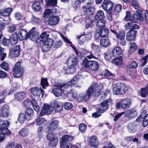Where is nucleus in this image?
<instances>
[{
	"label": "nucleus",
	"mask_w": 148,
	"mask_h": 148,
	"mask_svg": "<svg viewBox=\"0 0 148 148\" xmlns=\"http://www.w3.org/2000/svg\"><path fill=\"white\" fill-rule=\"evenodd\" d=\"M113 6V2L110 1L104 0L102 4L103 9H112Z\"/></svg>",
	"instance_id": "obj_23"
},
{
	"label": "nucleus",
	"mask_w": 148,
	"mask_h": 148,
	"mask_svg": "<svg viewBox=\"0 0 148 148\" xmlns=\"http://www.w3.org/2000/svg\"><path fill=\"white\" fill-rule=\"evenodd\" d=\"M122 52V50L119 47H116L112 51V54L114 56H117L121 55Z\"/></svg>",
	"instance_id": "obj_28"
},
{
	"label": "nucleus",
	"mask_w": 148,
	"mask_h": 148,
	"mask_svg": "<svg viewBox=\"0 0 148 148\" xmlns=\"http://www.w3.org/2000/svg\"><path fill=\"white\" fill-rule=\"evenodd\" d=\"M1 67L5 71H8L9 69V65L8 63L3 62L0 64Z\"/></svg>",
	"instance_id": "obj_44"
},
{
	"label": "nucleus",
	"mask_w": 148,
	"mask_h": 148,
	"mask_svg": "<svg viewBox=\"0 0 148 148\" xmlns=\"http://www.w3.org/2000/svg\"><path fill=\"white\" fill-rule=\"evenodd\" d=\"M58 121H53L49 124V127H49L50 129L53 131V130L57 128L58 126Z\"/></svg>",
	"instance_id": "obj_34"
},
{
	"label": "nucleus",
	"mask_w": 148,
	"mask_h": 148,
	"mask_svg": "<svg viewBox=\"0 0 148 148\" xmlns=\"http://www.w3.org/2000/svg\"><path fill=\"white\" fill-rule=\"evenodd\" d=\"M45 132L47 134V139L50 141V145L52 146H56L58 143V139L54 135L53 131L49 127H47L45 129Z\"/></svg>",
	"instance_id": "obj_6"
},
{
	"label": "nucleus",
	"mask_w": 148,
	"mask_h": 148,
	"mask_svg": "<svg viewBox=\"0 0 148 148\" xmlns=\"http://www.w3.org/2000/svg\"><path fill=\"white\" fill-rule=\"evenodd\" d=\"M104 15L103 11L100 10L98 11L95 16V19L96 20L98 19H103Z\"/></svg>",
	"instance_id": "obj_31"
},
{
	"label": "nucleus",
	"mask_w": 148,
	"mask_h": 148,
	"mask_svg": "<svg viewBox=\"0 0 148 148\" xmlns=\"http://www.w3.org/2000/svg\"><path fill=\"white\" fill-rule=\"evenodd\" d=\"M132 5L135 9H137L138 8V4L137 2L135 1L134 0H132L131 2Z\"/></svg>",
	"instance_id": "obj_61"
},
{
	"label": "nucleus",
	"mask_w": 148,
	"mask_h": 148,
	"mask_svg": "<svg viewBox=\"0 0 148 148\" xmlns=\"http://www.w3.org/2000/svg\"><path fill=\"white\" fill-rule=\"evenodd\" d=\"M102 88V86L96 83L92 84L84 93L79 95L77 100L79 102L87 101L91 95L97 97L100 95Z\"/></svg>",
	"instance_id": "obj_1"
},
{
	"label": "nucleus",
	"mask_w": 148,
	"mask_h": 148,
	"mask_svg": "<svg viewBox=\"0 0 148 148\" xmlns=\"http://www.w3.org/2000/svg\"><path fill=\"white\" fill-rule=\"evenodd\" d=\"M122 56H120L118 58H114L112 61V63L114 64L117 66L121 65L122 62Z\"/></svg>",
	"instance_id": "obj_32"
},
{
	"label": "nucleus",
	"mask_w": 148,
	"mask_h": 148,
	"mask_svg": "<svg viewBox=\"0 0 148 148\" xmlns=\"http://www.w3.org/2000/svg\"><path fill=\"white\" fill-rule=\"evenodd\" d=\"M88 144L92 147H96L99 144L98 141L96 136H93L90 137L88 141Z\"/></svg>",
	"instance_id": "obj_20"
},
{
	"label": "nucleus",
	"mask_w": 148,
	"mask_h": 148,
	"mask_svg": "<svg viewBox=\"0 0 148 148\" xmlns=\"http://www.w3.org/2000/svg\"><path fill=\"white\" fill-rule=\"evenodd\" d=\"M24 105L26 108H29L31 106L30 100L28 99H25L24 101Z\"/></svg>",
	"instance_id": "obj_58"
},
{
	"label": "nucleus",
	"mask_w": 148,
	"mask_h": 148,
	"mask_svg": "<svg viewBox=\"0 0 148 148\" xmlns=\"http://www.w3.org/2000/svg\"><path fill=\"white\" fill-rule=\"evenodd\" d=\"M17 37L18 39L21 40H26L29 38L28 33L25 29H22L19 30L17 34Z\"/></svg>",
	"instance_id": "obj_15"
},
{
	"label": "nucleus",
	"mask_w": 148,
	"mask_h": 148,
	"mask_svg": "<svg viewBox=\"0 0 148 148\" xmlns=\"http://www.w3.org/2000/svg\"><path fill=\"white\" fill-rule=\"evenodd\" d=\"M96 23V25L98 27L102 28L104 27L106 24V21L103 19L98 20Z\"/></svg>",
	"instance_id": "obj_35"
},
{
	"label": "nucleus",
	"mask_w": 148,
	"mask_h": 148,
	"mask_svg": "<svg viewBox=\"0 0 148 148\" xmlns=\"http://www.w3.org/2000/svg\"><path fill=\"white\" fill-rule=\"evenodd\" d=\"M28 129L26 127L22 128L19 132V135L22 137L26 136L28 134Z\"/></svg>",
	"instance_id": "obj_30"
},
{
	"label": "nucleus",
	"mask_w": 148,
	"mask_h": 148,
	"mask_svg": "<svg viewBox=\"0 0 148 148\" xmlns=\"http://www.w3.org/2000/svg\"><path fill=\"white\" fill-rule=\"evenodd\" d=\"M79 1V0H77L74 3L73 6V8L75 9H79L80 8Z\"/></svg>",
	"instance_id": "obj_64"
},
{
	"label": "nucleus",
	"mask_w": 148,
	"mask_h": 148,
	"mask_svg": "<svg viewBox=\"0 0 148 148\" xmlns=\"http://www.w3.org/2000/svg\"><path fill=\"white\" fill-rule=\"evenodd\" d=\"M32 8L33 9H40L41 8L40 2L35 1L32 4Z\"/></svg>",
	"instance_id": "obj_41"
},
{
	"label": "nucleus",
	"mask_w": 148,
	"mask_h": 148,
	"mask_svg": "<svg viewBox=\"0 0 148 148\" xmlns=\"http://www.w3.org/2000/svg\"><path fill=\"white\" fill-rule=\"evenodd\" d=\"M30 91L32 94L35 96H40L41 93L42 97L44 93V90L41 88L37 87L31 88L30 89Z\"/></svg>",
	"instance_id": "obj_14"
},
{
	"label": "nucleus",
	"mask_w": 148,
	"mask_h": 148,
	"mask_svg": "<svg viewBox=\"0 0 148 148\" xmlns=\"http://www.w3.org/2000/svg\"><path fill=\"white\" fill-rule=\"evenodd\" d=\"M26 93L24 92H16L14 94L15 99L20 101L26 97Z\"/></svg>",
	"instance_id": "obj_25"
},
{
	"label": "nucleus",
	"mask_w": 148,
	"mask_h": 148,
	"mask_svg": "<svg viewBox=\"0 0 148 148\" xmlns=\"http://www.w3.org/2000/svg\"><path fill=\"white\" fill-rule=\"evenodd\" d=\"M42 43L43 44L41 47L42 50L43 52H46L48 51L52 46L54 41L53 39L49 38Z\"/></svg>",
	"instance_id": "obj_11"
},
{
	"label": "nucleus",
	"mask_w": 148,
	"mask_h": 148,
	"mask_svg": "<svg viewBox=\"0 0 148 148\" xmlns=\"http://www.w3.org/2000/svg\"><path fill=\"white\" fill-rule=\"evenodd\" d=\"M137 65V63L136 62L133 61L131 64L127 65V67L130 69H134L136 67Z\"/></svg>",
	"instance_id": "obj_53"
},
{
	"label": "nucleus",
	"mask_w": 148,
	"mask_h": 148,
	"mask_svg": "<svg viewBox=\"0 0 148 148\" xmlns=\"http://www.w3.org/2000/svg\"><path fill=\"white\" fill-rule=\"evenodd\" d=\"M59 34L60 36L62 38L63 40L66 42H67L69 44H72V42L68 39V38L64 36L61 33H60ZM71 47H72L73 49L74 50L76 54L77 55H78L79 52L76 49V47L74 45H71Z\"/></svg>",
	"instance_id": "obj_26"
},
{
	"label": "nucleus",
	"mask_w": 148,
	"mask_h": 148,
	"mask_svg": "<svg viewBox=\"0 0 148 148\" xmlns=\"http://www.w3.org/2000/svg\"><path fill=\"white\" fill-rule=\"evenodd\" d=\"M52 12L51 10H45L44 12V18L47 17L52 14Z\"/></svg>",
	"instance_id": "obj_62"
},
{
	"label": "nucleus",
	"mask_w": 148,
	"mask_h": 148,
	"mask_svg": "<svg viewBox=\"0 0 148 148\" xmlns=\"http://www.w3.org/2000/svg\"><path fill=\"white\" fill-rule=\"evenodd\" d=\"M57 0H46L48 5L55 6L57 3Z\"/></svg>",
	"instance_id": "obj_45"
},
{
	"label": "nucleus",
	"mask_w": 148,
	"mask_h": 148,
	"mask_svg": "<svg viewBox=\"0 0 148 148\" xmlns=\"http://www.w3.org/2000/svg\"><path fill=\"white\" fill-rule=\"evenodd\" d=\"M112 102L111 99H109L105 100L101 103V105L103 106L107 109L108 108V106L110 105Z\"/></svg>",
	"instance_id": "obj_39"
},
{
	"label": "nucleus",
	"mask_w": 148,
	"mask_h": 148,
	"mask_svg": "<svg viewBox=\"0 0 148 148\" xmlns=\"http://www.w3.org/2000/svg\"><path fill=\"white\" fill-rule=\"evenodd\" d=\"M52 104L53 108V110H54L56 112H59L62 110L63 105L62 103L56 101Z\"/></svg>",
	"instance_id": "obj_19"
},
{
	"label": "nucleus",
	"mask_w": 148,
	"mask_h": 148,
	"mask_svg": "<svg viewBox=\"0 0 148 148\" xmlns=\"http://www.w3.org/2000/svg\"><path fill=\"white\" fill-rule=\"evenodd\" d=\"M73 138V136L69 135H65L61 137L60 140L61 148H78L77 146L66 143L72 141Z\"/></svg>",
	"instance_id": "obj_2"
},
{
	"label": "nucleus",
	"mask_w": 148,
	"mask_h": 148,
	"mask_svg": "<svg viewBox=\"0 0 148 148\" xmlns=\"http://www.w3.org/2000/svg\"><path fill=\"white\" fill-rule=\"evenodd\" d=\"M41 84L42 87L45 89L46 87L48 86L49 83L47 82V80L46 78L41 79Z\"/></svg>",
	"instance_id": "obj_43"
},
{
	"label": "nucleus",
	"mask_w": 148,
	"mask_h": 148,
	"mask_svg": "<svg viewBox=\"0 0 148 148\" xmlns=\"http://www.w3.org/2000/svg\"><path fill=\"white\" fill-rule=\"evenodd\" d=\"M20 47L18 45H16L13 47L10 51L11 56L13 57H17L19 55Z\"/></svg>",
	"instance_id": "obj_18"
},
{
	"label": "nucleus",
	"mask_w": 148,
	"mask_h": 148,
	"mask_svg": "<svg viewBox=\"0 0 148 148\" xmlns=\"http://www.w3.org/2000/svg\"><path fill=\"white\" fill-rule=\"evenodd\" d=\"M56 86L57 88L54 89L53 92L56 97H59L61 95L62 92L66 91L68 89L66 86L67 85L65 84H58Z\"/></svg>",
	"instance_id": "obj_9"
},
{
	"label": "nucleus",
	"mask_w": 148,
	"mask_h": 148,
	"mask_svg": "<svg viewBox=\"0 0 148 148\" xmlns=\"http://www.w3.org/2000/svg\"><path fill=\"white\" fill-rule=\"evenodd\" d=\"M36 34H35V33L28 34V35L29 36V38H30V39L33 41L34 40V39L36 38Z\"/></svg>",
	"instance_id": "obj_60"
},
{
	"label": "nucleus",
	"mask_w": 148,
	"mask_h": 148,
	"mask_svg": "<svg viewBox=\"0 0 148 148\" xmlns=\"http://www.w3.org/2000/svg\"><path fill=\"white\" fill-rule=\"evenodd\" d=\"M4 49L0 46V57L1 61H3L6 56V54L3 52Z\"/></svg>",
	"instance_id": "obj_46"
},
{
	"label": "nucleus",
	"mask_w": 148,
	"mask_h": 148,
	"mask_svg": "<svg viewBox=\"0 0 148 148\" xmlns=\"http://www.w3.org/2000/svg\"><path fill=\"white\" fill-rule=\"evenodd\" d=\"M53 110V108L52 106V104L51 105L45 104L40 112V114L41 115H43L45 114H49L52 112Z\"/></svg>",
	"instance_id": "obj_12"
},
{
	"label": "nucleus",
	"mask_w": 148,
	"mask_h": 148,
	"mask_svg": "<svg viewBox=\"0 0 148 148\" xmlns=\"http://www.w3.org/2000/svg\"><path fill=\"white\" fill-rule=\"evenodd\" d=\"M27 109L25 112L26 115L29 116H31L33 115V110L32 108H27Z\"/></svg>",
	"instance_id": "obj_52"
},
{
	"label": "nucleus",
	"mask_w": 148,
	"mask_h": 148,
	"mask_svg": "<svg viewBox=\"0 0 148 148\" xmlns=\"http://www.w3.org/2000/svg\"><path fill=\"white\" fill-rule=\"evenodd\" d=\"M109 31L107 28H105L103 31L102 28L98 29L96 30V33L95 34V37L96 38L100 37L105 38L108 34Z\"/></svg>",
	"instance_id": "obj_13"
},
{
	"label": "nucleus",
	"mask_w": 148,
	"mask_h": 148,
	"mask_svg": "<svg viewBox=\"0 0 148 148\" xmlns=\"http://www.w3.org/2000/svg\"><path fill=\"white\" fill-rule=\"evenodd\" d=\"M86 125L83 123L80 124L79 126V130L82 132H84L86 130Z\"/></svg>",
	"instance_id": "obj_56"
},
{
	"label": "nucleus",
	"mask_w": 148,
	"mask_h": 148,
	"mask_svg": "<svg viewBox=\"0 0 148 148\" xmlns=\"http://www.w3.org/2000/svg\"><path fill=\"white\" fill-rule=\"evenodd\" d=\"M130 49L129 52L130 53L132 54L135 51L137 47V46L134 42H130Z\"/></svg>",
	"instance_id": "obj_33"
},
{
	"label": "nucleus",
	"mask_w": 148,
	"mask_h": 148,
	"mask_svg": "<svg viewBox=\"0 0 148 148\" xmlns=\"http://www.w3.org/2000/svg\"><path fill=\"white\" fill-rule=\"evenodd\" d=\"M82 84L81 77L79 75H76L69 82L65 84L67 85V86H66L68 88L69 86H73L75 87H80Z\"/></svg>",
	"instance_id": "obj_8"
},
{
	"label": "nucleus",
	"mask_w": 148,
	"mask_h": 148,
	"mask_svg": "<svg viewBox=\"0 0 148 148\" xmlns=\"http://www.w3.org/2000/svg\"><path fill=\"white\" fill-rule=\"evenodd\" d=\"M25 116L23 113H20L19 114L18 119V121L21 123H24L25 120Z\"/></svg>",
	"instance_id": "obj_37"
},
{
	"label": "nucleus",
	"mask_w": 148,
	"mask_h": 148,
	"mask_svg": "<svg viewBox=\"0 0 148 148\" xmlns=\"http://www.w3.org/2000/svg\"><path fill=\"white\" fill-rule=\"evenodd\" d=\"M148 58V55H147L143 57L141 60L142 64L141 66H144L145 65L147 62Z\"/></svg>",
	"instance_id": "obj_57"
},
{
	"label": "nucleus",
	"mask_w": 148,
	"mask_h": 148,
	"mask_svg": "<svg viewBox=\"0 0 148 148\" xmlns=\"http://www.w3.org/2000/svg\"><path fill=\"white\" fill-rule=\"evenodd\" d=\"M17 36L15 35L12 36L10 39V43L12 45L16 44L17 42Z\"/></svg>",
	"instance_id": "obj_40"
},
{
	"label": "nucleus",
	"mask_w": 148,
	"mask_h": 148,
	"mask_svg": "<svg viewBox=\"0 0 148 148\" xmlns=\"http://www.w3.org/2000/svg\"><path fill=\"white\" fill-rule=\"evenodd\" d=\"M42 127L41 126H40L38 127L37 131L38 133V136L39 138L40 139L42 136Z\"/></svg>",
	"instance_id": "obj_63"
},
{
	"label": "nucleus",
	"mask_w": 148,
	"mask_h": 148,
	"mask_svg": "<svg viewBox=\"0 0 148 148\" xmlns=\"http://www.w3.org/2000/svg\"><path fill=\"white\" fill-rule=\"evenodd\" d=\"M148 124V113L144 117L143 122L142 125L145 127Z\"/></svg>",
	"instance_id": "obj_50"
},
{
	"label": "nucleus",
	"mask_w": 148,
	"mask_h": 148,
	"mask_svg": "<svg viewBox=\"0 0 148 148\" xmlns=\"http://www.w3.org/2000/svg\"><path fill=\"white\" fill-rule=\"evenodd\" d=\"M36 125H40L44 122L45 119L42 118H38L36 120Z\"/></svg>",
	"instance_id": "obj_48"
},
{
	"label": "nucleus",
	"mask_w": 148,
	"mask_h": 148,
	"mask_svg": "<svg viewBox=\"0 0 148 148\" xmlns=\"http://www.w3.org/2000/svg\"><path fill=\"white\" fill-rule=\"evenodd\" d=\"M107 109V108L104 107V106L101 105L99 107H98L97 109V110L98 112H99L101 114L104 112Z\"/></svg>",
	"instance_id": "obj_54"
},
{
	"label": "nucleus",
	"mask_w": 148,
	"mask_h": 148,
	"mask_svg": "<svg viewBox=\"0 0 148 148\" xmlns=\"http://www.w3.org/2000/svg\"><path fill=\"white\" fill-rule=\"evenodd\" d=\"M82 8L85 9H90L95 8L92 3L91 2L88 3L86 5L83 6Z\"/></svg>",
	"instance_id": "obj_42"
},
{
	"label": "nucleus",
	"mask_w": 148,
	"mask_h": 148,
	"mask_svg": "<svg viewBox=\"0 0 148 148\" xmlns=\"http://www.w3.org/2000/svg\"><path fill=\"white\" fill-rule=\"evenodd\" d=\"M8 10H1L0 12V14L2 15L5 16H9L10 14V11Z\"/></svg>",
	"instance_id": "obj_47"
},
{
	"label": "nucleus",
	"mask_w": 148,
	"mask_h": 148,
	"mask_svg": "<svg viewBox=\"0 0 148 148\" xmlns=\"http://www.w3.org/2000/svg\"><path fill=\"white\" fill-rule=\"evenodd\" d=\"M129 88V86L123 83L114 84L113 86L112 91L115 95L125 94Z\"/></svg>",
	"instance_id": "obj_3"
},
{
	"label": "nucleus",
	"mask_w": 148,
	"mask_h": 148,
	"mask_svg": "<svg viewBox=\"0 0 148 148\" xmlns=\"http://www.w3.org/2000/svg\"><path fill=\"white\" fill-rule=\"evenodd\" d=\"M20 64V62H16L13 69L14 76L16 78L21 77L23 74V70L21 68Z\"/></svg>",
	"instance_id": "obj_10"
},
{
	"label": "nucleus",
	"mask_w": 148,
	"mask_h": 148,
	"mask_svg": "<svg viewBox=\"0 0 148 148\" xmlns=\"http://www.w3.org/2000/svg\"><path fill=\"white\" fill-rule=\"evenodd\" d=\"M83 64L85 68H89L94 71L97 70L99 68V64L97 62L88 60L87 59L84 60Z\"/></svg>",
	"instance_id": "obj_7"
},
{
	"label": "nucleus",
	"mask_w": 148,
	"mask_h": 148,
	"mask_svg": "<svg viewBox=\"0 0 148 148\" xmlns=\"http://www.w3.org/2000/svg\"><path fill=\"white\" fill-rule=\"evenodd\" d=\"M116 37L118 40L123 39L125 38V33L124 31H120L116 34Z\"/></svg>",
	"instance_id": "obj_38"
},
{
	"label": "nucleus",
	"mask_w": 148,
	"mask_h": 148,
	"mask_svg": "<svg viewBox=\"0 0 148 148\" xmlns=\"http://www.w3.org/2000/svg\"><path fill=\"white\" fill-rule=\"evenodd\" d=\"M91 45V48L92 50L96 52L98 51L99 50V48L98 45H96L94 43H92Z\"/></svg>",
	"instance_id": "obj_55"
},
{
	"label": "nucleus",
	"mask_w": 148,
	"mask_h": 148,
	"mask_svg": "<svg viewBox=\"0 0 148 148\" xmlns=\"http://www.w3.org/2000/svg\"><path fill=\"white\" fill-rule=\"evenodd\" d=\"M49 35L46 32H44L41 34L40 37L36 40L37 43H40V42H44L49 39Z\"/></svg>",
	"instance_id": "obj_22"
},
{
	"label": "nucleus",
	"mask_w": 148,
	"mask_h": 148,
	"mask_svg": "<svg viewBox=\"0 0 148 148\" xmlns=\"http://www.w3.org/2000/svg\"><path fill=\"white\" fill-rule=\"evenodd\" d=\"M100 44L102 47H108L109 44V41L108 38L105 37L102 38L100 40Z\"/></svg>",
	"instance_id": "obj_29"
},
{
	"label": "nucleus",
	"mask_w": 148,
	"mask_h": 148,
	"mask_svg": "<svg viewBox=\"0 0 148 148\" xmlns=\"http://www.w3.org/2000/svg\"><path fill=\"white\" fill-rule=\"evenodd\" d=\"M77 59L75 56H72L69 57L67 60L68 69L66 72L68 74L70 73H73L75 70V67L77 64Z\"/></svg>",
	"instance_id": "obj_4"
},
{
	"label": "nucleus",
	"mask_w": 148,
	"mask_h": 148,
	"mask_svg": "<svg viewBox=\"0 0 148 148\" xmlns=\"http://www.w3.org/2000/svg\"><path fill=\"white\" fill-rule=\"evenodd\" d=\"M60 18L58 16H52L49 17L47 22L49 25L54 26L58 24Z\"/></svg>",
	"instance_id": "obj_17"
},
{
	"label": "nucleus",
	"mask_w": 148,
	"mask_h": 148,
	"mask_svg": "<svg viewBox=\"0 0 148 148\" xmlns=\"http://www.w3.org/2000/svg\"><path fill=\"white\" fill-rule=\"evenodd\" d=\"M131 105V101L130 99L125 98L121 99L116 104V109L120 108L123 110L128 109L130 108Z\"/></svg>",
	"instance_id": "obj_5"
},
{
	"label": "nucleus",
	"mask_w": 148,
	"mask_h": 148,
	"mask_svg": "<svg viewBox=\"0 0 148 148\" xmlns=\"http://www.w3.org/2000/svg\"><path fill=\"white\" fill-rule=\"evenodd\" d=\"M8 121L7 120H0V131L3 130L9 125Z\"/></svg>",
	"instance_id": "obj_27"
},
{
	"label": "nucleus",
	"mask_w": 148,
	"mask_h": 148,
	"mask_svg": "<svg viewBox=\"0 0 148 148\" xmlns=\"http://www.w3.org/2000/svg\"><path fill=\"white\" fill-rule=\"evenodd\" d=\"M136 30L130 29L126 34V40L129 41L134 40L136 38Z\"/></svg>",
	"instance_id": "obj_16"
},
{
	"label": "nucleus",
	"mask_w": 148,
	"mask_h": 148,
	"mask_svg": "<svg viewBox=\"0 0 148 148\" xmlns=\"http://www.w3.org/2000/svg\"><path fill=\"white\" fill-rule=\"evenodd\" d=\"M148 89L145 88L141 89V95L143 97H145L148 93Z\"/></svg>",
	"instance_id": "obj_49"
},
{
	"label": "nucleus",
	"mask_w": 148,
	"mask_h": 148,
	"mask_svg": "<svg viewBox=\"0 0 148 148\" xmlns=\"http://www.w3.org/2000/svg\"><path fill=\"white\" fill-rule=\"evenodd\" d=\"M32 104L33 107L36 112H38L39 110V107L38 104L36 101L34 99H33L32 100Z\"/></svg>",
	"instance_id": "obj_36"
},
{
	"label": "nucleus",
	"mask_w": 148,
	"mask_h": 148,
	"mask_svg": "<svg viewBox=\"0 0 148 148\" xmlns=\"http://www.w3.org/2000/svg\"><path fill=\"white\" fill-rule=\"evenodd\" d=\"M86 39L87 40H90L92 38V34L90 32H85L84 34Z\"/></svg>",
	"instance_id": "obj_59"
},
{
	"label": "nucleus",
	"mask_w": 148,
	"mask_h": 148,
	"mask_svg": "<svg viewBox=\"0 0 148 148\" xmlns=\"http://www.w3.org/2000/svg\"><path fill=\"white\" fill-rule=\"evenodd\" d=\"M73 107V105L70 102H66L64 104V109L67 110H70Z\"/></svg>",
	"instance_id": "obj_51"
},
{
	"label": "nucleus",
	"mask_w": 148,
	"mask_h": 148,
	"mask_svg": "<svg viewBox=\"0 0 148 148\" xmlns=\"http://www.w3.org/2000/svg\"><path fill=\"white\" fill-rule=\"evenodd\" d=\"M9 115V108L6 105L2 107L1 109L0 115L2 117H8Z\"/></svg>",
	"instance_id": "obj_21"
},
{
	"label": "nucleus",
	"mask_w": 148,
	"mask_h": 148,
	"mask_svg": "<svg viewBox=\"0 0 148 148\" xmlns=\"http://www.w3.org/2000/svg\"><path fill=\"white\" fill-rule=\"evenodd\" d=\"M125 116L129 119L132 118L136 116L137 115V112L134 109H130L125 112Z\"/></svg>",
	"instance_id": "obj_24"
}]
</instances>
